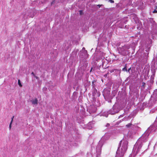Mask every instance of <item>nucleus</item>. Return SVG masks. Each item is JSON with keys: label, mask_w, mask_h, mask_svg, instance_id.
<instances>
[{"label": "nucleus", "mask_w": 157, "mask_h": 157, "mask_svg": "<svg viewBox=\"0 0 157 157\" xmlns=\"http://www.w3.org/2000/svg\"><path fill=\"white\" fill-rule=\"evenodd\" d=\"M128 142L124 140L120 142L115 157H123L127 148Z\"/></svg>", "instance_id": "nucleus-1"}, {"label": "nucleus", "mask_w": 157, "mask_h": 157, "mask_svg": "<svg viewBox=\"0 0 157 157\" xmlns=\"http://www.w3.org/2000/svg\"><path fill=\"white\" fill-rule=\"evenodd\" d=\"M101 5H97V6H98L99 7V8H100V7L101 6Z\"/></svg>", "instance_id": "nucleus-24"}, {"label": "nucleus", "mask_w": 157, "mask_h": 157, "mask_svg": "<svg viewBox=\"0 0 157 157\" xmlns=\"http://www.w3.org/2000/svg\"><path fill=\"white\" fill-rule=\"evenodd\" d=\"M124 119V118H123V119L122 120V121H123Z\"/></svg>", "instance_id": "nucleus-35"}, {"label": "nucleus", "mask_w": 157, "mask_h": 157, "mask_svg": "<svg viewBox=\"0 0 157 157\" xmlns=\"http://www.w3.org/2000/svg\"><path fill=\"white\" fill-rule=\"evenodd\" d=\"M98 95H99V93H98Z\"/></svg>", "instance_id": "nucleus-36"}, {"label": "nucleus", "mask_w": 157, "mask_h": 157, "mask_svg": "<svg viewBox=\"0 0 157 157\" xmlns=\"http://www.w3.org/2000/svg\"><path fill=\"white\" fill-rule=\"evenodd\" d=\"M97 90L95 89V88H94L93 90V93L94 94H96V93H97Z\"/></svg>", "instance_id": "nucleus-13"}, {"label": "nucleus", "mask_w": 157, "mask_h": 157, "mask_svg": "<svg viewBox=\"0 0 157 157\" xmlns=\"http://www.w3.org/2000/svg\"><path fill=\"white\" fill-rule=\"evenodd\" d=\"M54 3V1H52L51 3V5H52Z\"/></svg>", "instance_id": "nucleus-25"}, {"label": "nucleus", "mask_w": 157, "mask_h": 157, "mask_svg": "<svg viewBox=\"0 0 157 157\" xmlns=\"http://www.w3.org/2000/svg\"><path fill=\"white\" fill-rule=\"evenodd\" d=\"M96 108L94 106H91L90 108V113H94L96 111Z\"/></svg>", "instance_id": "nucleus-9"}, {"label": "nucleus", "mask_w": 157, "mask_h": 157, "mask_svg": "<svg viewBox=\"0 0 157 157\" xmlns=\"http://www.w3.org/2000/svg\"><path fill=\"white\" fill-rule=\"evenodd\" d=\"M110 137V134L107 133H105L101 138V140L99 141L96 148V152L97 156H98V155H99L101 153V148L104 141L108 139Z\"/></svg>", "instance_id": "nucleus-2"}, {"label": "nucleus", "mask_w": 157, "mask_h": 157, "mask_svg": "<svg viewBox=\"0 0 157 157\" xmlns=\"http://www.w3.org/2000/svg\"><path fill=\"white\" fill-rule=\"evenodd\" d=\"M122 70L123 71H127V69L126 67H124L122 69Z\"/></svg>", "instance_id": "nucleus-18"}, {"label": "nucleus", "mask_w": 157, "mask_h": 157, "mask_svg": "<svg viewBox=\"0 0 157 157\" xmlns=\"http://www.w3.org/2000/svg\"><path fill=\"white\" fill-rule=\"evenodd\" d=\"M120 110L118 105L117 104H115L113 106L112 109L108 111V113L113 115L118 113Z\"/></svg>", "instance_id": "nucleus-4"}, {"label": "nucleus", "mask_w": 157, "mask_h": 157, "mask_svg": "<svg viewBox=\"0 0 157 157\" xmlns=\"http://www.w3.org/2000/svg\"><path fill=\"white\" fill-rule=\"evenodd\" d=\"M14 118V116L12 118V120H11V122L10 123V125H9V128H10V129L11 128V124H12V121H13V119Z\"/></svg>", "instance_id": "nucleus-15"}, {"label": "nucleus", "mask_w": 157, "mask_h": 157, "mask_svg": "<svg viewBox=\"0 0 157 157\" xmlns=\"http://www.w3.org/2000/svg\"><path fill=\"white\" fill-rule=\"evenodd\" d=\"M31 101L33 105L37 104V103L38 101L36 98L33 100Z\"/></svg>", "instance_id": "nucleus-11"}, {"label": "nucleus", "mask_w": 157, "mask_h": 157, "mask_svg": "<svg viewBox=\"0 0 157 157\" xmlns=\"http://www.w3.org/2000/svg\"><path fill=\"white\" fill-rule=\"evenodd\" d=\"M128 46L124 45L122 47H119L118 48L119 53L121 55L125 56L127 54L128 50Z\"/></svg>", "instance_id": "nucleus-3"}, {"label": "nucleus", "mask_w": 157, "mask_h": 157, "mask_svg": "<svg viewBox=\"0 0 157 157\" xmlns=\"http://www.w3.org/2000/svg\"><path fill=\"white\" fill-rule=\"evenodd\" d=\"M18 84L19 86L20 87H21L22 86V85H21V82H20V81L19 79L18 80Z\"/></svg>", "instance_id": "nucleus-17"}, {"label": "nucleus", "mask_w": 157, "mask_h": 157, "mask_svg": "<svg viewBox=\"0 0 157 157\" xmlns=\"http://www.w3.org/2000/svg\"><path fill=\"white\" fill-rule=\"evenodd\" d=\"M124 114H122V115H120L119 117V118H120V117H122L124 116Z\"/></svg>", "instance_id": "nucleus-20"}, {"label": "nucleus", "mask_w": 157, "mask_h": 157, "mask_svg": "<svg viewBox=\"0 0 157 157\" xmlns=\"http://www.w3.org/2000/svg\"><path fill=\"white\" fill-rule=\"evenodd\" d=\"M146 85L145 83L144 82H143L142 83V85L141 87V90H143L145 87V86Z\"/></svg>", "instance_id": "nucleus-12"}, {"label": "nucleus", "mask_w": 157, "mask_h": 157, "mask_svg": "<svg viewBox=\"0 0 157 157\" xmlns=\"http://www.w3.org/2000/svg\"><path fill=\"white\" fill-rule=\"evenodd\" d=\"M110 90L109 89H105L103 91V94L105 99L106 98H111L110 96Z\"/></svg>", "instance_id": "nucleus-5"}, {"label": "nucleus", "mask_w": 157, "mask_h": 157, "mask_svg": "<svg viewBox=\"0 0 157 157\" xmlns=\"http://www.w3.org/2000/svg\"><path fill=\"white\" fill-rule=\"evenodd\" d=\"M152 100L154 102H155L157 101V90L154 91L152 95H151L150 101Z\"/></svg>", "instance_id": "nucleus-7"}, {"label": "nucleus", "mask_w": 157, "mask_h": 157, "mask_svg": "<svg viewBox=\"0 0 157 157\" xmlns=\"http://www.w3.org/2000/svg\"><path fill=\"white\" fill-rule=\"evenodd\" d=\"M132 126L133 125L131 123H129L126 125V127L128 128L130 127H132Z\"/></svg>", "instance_id": "nucleus-14"}, {"label": "nucleus", "mask_w": 157, "mask_h": 157, "mask_svg": "<svg viewBox=\"0 0 157 157\" xmlns=\"http://www.w3.org/2000/svg\"><path fill=\"white\" fill-rule=\"evenodd\" d=\"M109 2L111 3H113L114 2L113 0H109Z\"/></svg>", "instance_id": "nucleus-19"}, {"label": "nucleus", "mask_w": 157, "mask_h": 157, "mask_svg": "<svg viewBox=\"0 0 157 157\" xmlns=\"http://www.w3.org/2000/svg\"><path fill=\"white\" fill-rule=\"evenodd\" d=\"M121 122V120H120V122Z\"/></svg>", "instance_id": "nucleus-30"}, {"label": "nucleus", "mask_w": 157, "mask_h": 157, "mask_svg": "<svg viewBox=\"0 0 157 157\" xmlns=\"http://www.w3.org/2000/svg\"><path fill=\"white\" fill-rule=\"evenodd\" d=\"M109 125H110V124H109L107 123V124H106V127H108L109 126Z\"/></svg>", "instance_id": "nucleus-21"}, {"label": "nucleus", "mask_w": 157, "mask_h": 157, "mask_svg": "<svg viewBox=\"0 0 157 157\" xmlns=\"http://www.w3.org/2000/svg\"><path fill=\"white\" fill-rule=\"evenodd\" d=\"M136 128H138V127H136Z\"/></svg>", "instance_id": "nucleus-34"}, {"label": "nucleus", "mask_w": 157, "mask_h": 157, "mask_svg": "<svg viewBox=\"0 0 157 157\" xmlns=\"http://www.w3.org/2000/svg\"><path fill=\"white\" fill-rule=\"evenodd\" d=\"M32 74L33 75H34V73L33 72H32Z\"/></svg>", "instance_id": "nucleus-27"}, {"label": "nucleus", "mask_w": 157, "mask_h": 157, "mask_svg": "<svg viewBox=\"0 0 157 157\" xmlns=\"http://www.w3.org/2000/svg\"><path fill=\"white\" fill-rule=\"evenodd\" d=\"M153 13H157V11L156 10H155L153 11Z\"/></svg>", "instance_id": "nucleus-22"}, {"label": "nucleus", "mask_w": 157, "mask_h": 157, "mask_svg": "<svg viewBox=\"0 0 157 157\" xmlns=\"http://www.w3.org/2000/svg\"><path fill=\"white\" fill-rule=\"evenodd\" d=\"M129 137H131L132 136H129Z\"/></svg>", "instance_id": "nucleus-31"}, {"label": "nucleus", "mask_w": 157, "mask_h": 157, "mask_svg": "<svg viewBox=\"0 0 157 157\" xmlns=\"http://www.w3.org/2000/svg\"><path fill=\"white\" fill-rule=\"evenodd\" d=\"M104 63H103V62H102V67H103V66L104 65Z\"/></svg>", "instance_id": "nucleus-26"}, {"label": "nucleus", "mask_w": 157, "mask_h": 157, "mask_svg": "<svg viewBox=\"0 0 157 157\" xmlns=\"http://www.w3.org/2000/svg\"><path fill=\"white\" fill-rule=\"evenodd\" d=\"M151 111L153 113V110H151Z\"/></svg>", "instance_id": "nucleus-32"}, {"label": "nucleus", "mask_w": 157, "mask_h": 157, "mask_svg": "<svg viewBox=\"0 0 157 157\" xmlns=\"http://www.w3.org/2000/svg\"><path fill=\"white\" fill-rule=\"evenodd\" d=\"M118 98V97H117V99Z\"/></svg>", "instance_id": "nucleus-37"}, {"label": "nucleus", "mask_w": 157, "mask_h": 157, "mask_svg": "<svg viewBox=\"0 0 157 157\" xmlns=\"http://www.w3.org/2000/svg\"><path fill=\"white\" fill-rule=\"evenodd\" d=\"M36 78L37 79V77H36Z\"/></svg>", "instance_id": "nucleus-33"}, {"label": "nucleus", "mask_w": 157, "mask_h": 157, "mask_svg": "<svg viewBox=\"0 0 157 157\" xmlns=\"http://www.w3.org/2000/svg\"><path fill=\"white\" fill-rule=\"evenodd\" d=\"M152 75H151L150 78L151 79V80H153L154 79V77H155V73H156V70L155 68H153L152 69H151Z\"/></svg>", "instance_id": "nucleus-8"}, {"label": "nucleus", "mask_w": 157, "mask_h": 157, "mask_svg": "<svg viewBox=\"0 0 157 157\" xmlns=\"http://www.w3.org/2000/svg\"><path fill=\"white\" fill-rule=\"evenodd\" d=\"M81 11H80V12H81ZM80 13H81V12H80Z\"/></svg>", "instance_id": "nucleus-38"}, {"label": "nucleus", "mask_w": 157, "mask_h": 157, "mask_svg": "<svg viewBox=\"0 0 157 157\" xmlns=\"http://www.w3.org/2000/svg\"><path fill=\"white\" fill-rule=\"evenodd\" d=\"M88 55L87 53V51L85 50V48L83 47L82 50L80 52V56L82 58L86 59L88 57Z\"/></svg>", "instance_id": "nucleus-6"}, {"label": "nucleus", "mask_w": 157, "mask_h": 157, "mask_svg": "<svg viewBox=\"0 0 157 157\" xmlns=\"http://www.w3.org/2000/svg\"><path fill=\"white\" fill-rule=\"evenodd\" d=\"M117 91L116 90H113L112 93V94L110 95L112 97L111 98H110V99H112L114 97L116 94H117Z\"/></svg>", "instance_id": "nucleus-10"}, {"label": "nucleus", "mask_w": 157, "mask_h": 157, "mask_svg": "<svg viewBox=\"0 0 157 157\" xmlns=\"http://www.w3.org/2000/svg\"><path fill=\"white\" fill-rule=\"evenodd\" d=\"M90 125V126L89 127H88V129H90L93 127V126L91 125V124L90 122L88 123V125L89 126V125Z\"/></svg>", "instance_id": "nucleus-16"}, {"label": "nucleus", "mask_w": 157, "mask_h": 157, "mask_svg": "<svg viewBox=\"0 0 157 157\" xmlns=\"http://www.w3.org/2000/svg\"><path fill=\"white\" fill-rule=\"evenodd\" d=\"M130 69H131V68L128 69V70H127V71L128 72H129Z\"/></svg>", "instance_id": "nucleus-23"}, {"label": "nucleus", "mask_w": 157, "mask_h": 157, "mask_svg": "<svg viewBox=\"0 0 157 157\" xmlns=\"http://www.w3.org/2000/svg\"><path fill=\"white\" fill-rule=\"evenodd\" d=\"M149 71H147V74H148V72H149Z\"/></svg>", "instance_id": "nucleus-28"}, {"label": "nucleus", "mask_w": 157, "mask_h": 157, "mask_svg": "<svg viewBox=\"0 0 157 157\" xmlns=\"http://www.w3.org/2000/svg\"><path fill=\"white\" fill-rule=\"evenodd\" d=\"M131 131H129V132H128V134H129V133H131Z\"/></svg>", "instance_id": "nucleus-29"}]
</instances>
